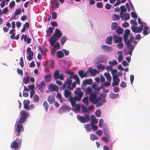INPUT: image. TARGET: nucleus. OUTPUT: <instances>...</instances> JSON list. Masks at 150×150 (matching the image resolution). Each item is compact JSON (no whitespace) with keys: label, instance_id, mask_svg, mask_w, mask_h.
I'll list each match as a JSON object with an SVG mask.
<instances>
[{"label":"nucleus","instance_id":"18","mask_svg":"<svg viewBox=\"0 0 150 150\" xmlns=\"http://www.w3.org/2000/svg\"><path fill=\"white\" fill-rule=\"evenodd\" d=\"M130 33V30H129L127 29L125 30L123 35L124 42H125L126 40L128 38Z\"/></svg>","mask_w":150,"mask_h":150},{"label":"nucleus","instance_id":"42","mask_svg":"<svg viewBox=\"0 0 150 150\" xmlns=\"http://www.w3.org/2000/svg\"><path fill=\"white\" fill-rule=\"evenodd\" d=\"M74 79H75V82L76 83L78 84H79V85L80 84V79L79 78L77 74H76L74 75Z\"/></svg>","mask_w":150,"mask_h":150},{"label":"nucleus","instance_id":"41","mask_svg":"<svg viewBox=\"0 0 150 150\" xmlns=\"http://www.w3.org/2000/svg\"><path fill=\"white\" fill-rule=\"evenodd\" d=\"M91 124H88L84 125L85 128L87 132L90 131L91 130Z\"/></svg>","mask_w":150,"mask_h":150},{"label":"nucleus","instance_id":"13","mask_svg":"<svg viewBox=\"0 0 150 150\" xmlns=\"http://www.w3.org/2000/svg\"><path fill=\"white\" fill-rule=\"evenodd\" d=\"M70 108L67 106L64 105L61 107L59 109V112L60 113H62L66 111L69 110Z\"/></svg>","mask_w":150,"mask_h":150},{"label":"nucleus","instance_id":"1","mask_svg":"<svg viewBox=\"0 0 150 150\" xmlns=\"http://www.w3.org/2000/svg\"><path fill=\"white\" fill-rule=\"evenodd\" d=\"M20 113L21 117L18 122H16V128L15 130L16 134L17 136L20 135L21 132L24 130V127L20 123H23L29 115V113L23 110H21Z\"/></svg>","mask_w":150,"mask_h":150},{"label":"nucleus","instance_id":"35","mask_svg":"<svg viewBox=\"0 0 150 150\" xmlns=\"http://www.w3.org/2000/svg\"><path fill=\"white\" fill-rule=\"evenodd\" d=\"M90 138L92 141L97 140L98 139V137L96 135L93 134H91Z\"/></svg>","mask_w":150,"mask_h":150},{"label":"nucleus","instance_id":"21","mask_svg":"<svg viewBox=\"0 0 150 150\" xmlns=\"http://www.w3.org/2000/svg\"><path fill=\"white\" fill-rule=\"evenodd\" d=\"M55 98L54 96L50 95L48 97L47 100L50 104H53L55 102Z\"/></svg>","mask_w":150,"mask_h":150},{"label":"nucleus","instance_id":"2","mask_svg":"<svg viewBox=\"0 0 150 150\" xmlns=\"http://www.w3.org/2000/svg\"><path fill=\"white\" fill-rule=\"evenodd\" d=\"M74 93L77 94L78 96H75L74 97L71 96L69 99L71 105L73 107L75 106L76 102L80 100L83 96V93L81 91V89L79 88L76 89L74 91Z\"/></svg>","mask_w":150,"mask_h":150},{"label":"nucleus","instance_id":"11","mask_svg":"<svg viewBox=\"0 0 150 150\" xmlns=\"http://www.w3.org/2000/svg\"><path fill=\"white\" fill-rule=\"evenodd\" d=\"M131 29L133 32L135 33H141L142 31V27L140 26L138 27L132 26Z\"/></svg>","mask_w":150,"mask_h":150},{"label":"nucleus","instance_id":"34","mask_svg":"<svg viewBox=\"0 0 150 150\" xmlns=\"http://www.w3.org/2000/svg\"><path fill=\"white\" fill-rule=\"evenodd\" d=\"M59 71H55L54 72L53 74L54 78L56 79H58V76H59Z\"/></svg>","mask_w":150,"mask_h":150},{"label":"nucleus","instance_id":"29","mask_svg":"<svg viewBox=\"0 0 150 150\" xmlns=\"http://www.w3.org/2000/svg\"><path fill=\"white\" fill-rule=\"evenodd\" d=\"M30 102L28 100H25L23 101V104L24 105V108L26 109L30 104Z\"/></svg>","mask_w":150,"mask_h":150},{"label":"nucleus","instance_id":"53","mask_svg":"<svg viewBox=\"0 0 150 150\" xmlns=\"http://www.w3.org/2000/svg\"><path fill=\"white\" fill-rule=\"evenodd\" d=\"M57 13L55 12H53L52 14V18L56 19L57 17Z\"/></svg>","mask_w":150,"mask_h":150},{"label":"nucleus","instance_id":"28","mask_svg":"<svg viewBox=\"0 0 150 150\" xmlns=\"http://www.w3.org/2000/svg\"><path fill=\"white\" fill-rule=\"evenodd\" d=\"M92 89L90 86L87 87L85 90V93L86 94H89L90 95L92 93Z\"/></svg>","mask_w":150,"mask_h":150},{"label":"nucleus","instance_id":"61","mask_svg":"<svg viewBox=\"0 0 150 150\" xmlns=\"http://www.w3.org/2000/svg\"><path fill=\"white\" fill-rule=\"evenodd\" d=\"M20 64L21 67L23 68L24 66L23 60V57H21L20 59Z\"/></svg>","mask_w":150,"mask_h":150},{"label":"nucleus","instance_id":"8","mask_svg":"<svg viewBox=\"0 0 150 150\" xmlns=\"http://www.w3.org/2000/svg\"><path fill=\"white\" fill-rule=\"evenodd\" d=\"M27 53L28 55L27 56V59L28 61H30L33 59V53L31 51V48L28 47L27 50Z\"/></svg>","mask_w":150,"mask_h":150},{"label":"nucleus","instance_id":"6","mask_svg":"<svg viewBox=\"0 0 150 150\" xmlns=\"http://www.w3.org/2000/svg\"><path fill=\"white\" fill-rule=\"evenodd\" d=\"M21 139L17 138L11 142L10 147L11 149H16L19 145L21 146Z\"/></svg>","mask_w":150,"mask_h":150},{"label":"nucleus","instance_id":"16","mask_svg":"<svg viewBox=\"0 0 150 150\" xmlns=\"http://www.w3.org/2000/svg\"><path fill=\"white\" fill-rule=\"evenodd\" d=\"M101 47L105 51L107 52H109V51H112L113 49L112 47L108 46L105 45H102L101 46Z\"/></svg>","mask_w":150,"mask_h":150},{"label":"nucleus","instance_id":"23","mask_svg":"<svg viewBox=\"0 0 150 150\" xmlns=\"http://www.w3.org/2000/svg\"><path fill=\"white\" fill-rule=\"evenodd\" d=\"M51 75L50 74H46L44 77L45 81L46 82L48 83L50 81Z\"/></svg>","mask_w":150,"mask_h":150},{"label":"nucleus","instance_id":"45","mask_svg":"<svg viewBox=\"0 0 150 150\" xmlns=\"http://www.w3.org/2000/svg\"><path fill=\"white\" fill-rule=\"evenodd\" d=\"M78 74L79 76L81 78H83V71L82 70H80L78 72Z\"/></svg>","mask_w":150,"mask_h":150},{"label":"nucleus","instance_id":"19","mask_svg":"<svg viewBox=\"0 0 150 150\" xmlns=\"http://www.w3.org/2000/svg\"><path fill=\"white\" fill-rule=\"evenodd\" d=\"M24 38V41L25 42H26L28 44H29L31 42V39L30 38H27V35H24V34H23L22 35L21 39V40H22L23 38Z\"/></svg>","mask_w":150,"mask_h":150},{"label":"nucleus","instance_id":"56","mask_svg":"<svg viewBox=\"0 0 150 150\" xmlns=\"http://www.w3.org/2000/svg\"><path fill=\"white\" fill-rule=\"evenodd\" d=\"M96 6L98 8H101L103 7V4L102 2H98L97 3Z\"/></svg>","mask_w":150,"mask_h":150},{"label":"nucleus","instance_id":"37","mask_svg":"<svg viewBox=\"0 0 150 150\" xmlns=\"http://www.w3.org/2000/svg\"><path fill=\"white\" fill-rule=\"evenodd\" d=\"M67 40V37L65 36H63L60 39V42L61 45H63L65 43Z\"/></svg>","mask_w":150,"mask_h":150},{"label":"nucleus","instance_id":"43","mask_svg":"<svg viewBox=\"0 0 150 150\" xmlns=\"http://www.w3.org/2000/svg\"><path fill=\"white\" fill-rule=\"evenodd\" d=\"M33 100L35 103H38L39 100V97L37 95H35L34 96Z\"/></svg>","mask_w":150,"mask_h":150},{"label":"nucleus","instance_id":"4","mask_svg":"<svg viewBox=\"0 0 150 150\" xmlns=\"http://www.w3.org/2000/svg\"><path fill=\"white\" fill-rule=\"evenodd\" d=\"M134 39V37L133 36H131L129 40L127 38L126 41L124 42L125 44L127 46V47L129 49L128 52L127 53V54H129L131 56L132 55V53L134 48V46L131 44V42Z\"/></svg>","mask_w":150,"mask_h":150},{"label":"nucleus","instance_id":"12","mask_svg":"<svg viewBox=\"0 0 150 150\" xmlns=\"http://www.w3.org/2000/svg\"><path fill=\"white\" fill-rule=\"evenodd\" d=\"M49 89L50 91L52 92L54 91H57L58 88L56 85L51 84L49 87Z\"/></svg>","mask_w":150,"mask_h":150},{"label":"nucleus","instance_id":"36","mask_svg":"<svg viewBox=\"0 0 150 150\" xmlns=\"http://www.w3.org/2000/svg\"><path fill=\"white\" fill-rule=\"evenodd\" d=\"M121 11L120 15L123 14V13L127 11V10L124 6H120Z\"/></svg>","mask_w":150,"mask_h":150},{"label":"nucleus","instance_id":"27","mask_svg":"<svg viewBox=\"0 0 150 150\" xmlns=\"http://www.w3.org/2000/svg\"><path fill=\"white\" fill-rule=\"evenodd\" d=\"M112 38L111 36L107 37L106 38L105 43L109 45H111L112 44Z\"/></svg>","mask_w":150,"mask_h":150},{"label":"nucleus","instance_id":"54","mask_svg":"<svg viewBox=\"0 0 150 150\" xmlns=\"http://www.w3.org/2000/svg\"><path fill=\"white\" fill-rule=\"evenodd\" d=\"M29 78L28 77H24L23 79V82L25 84H27L29 82Z\"/></svg>","mask_w":150,"mask_h":150},{"label":"nucleus","instance_id":"49","mask_svg":"<svg viewBox=\"0 0 150 150\" xmlns=\"http://www.w3.org/2000/svg\"><path fill=\"white\" fill-rule=\"evenodd\" d=\"M120 81V80H113V81L112 84V86H115L118 85L119 84V83Z\"/></svg>","mask_w":150,"mask_h":150},{"label":"nucleus","instance_id":"25","mask_svg":"<svg viewBox=\"0 0 150 150\" xmlns=\"http://www.w3.org/2000/svg\"><path fill=\"white\" fill-rule=\"evenodd\" d=\"M91 125H94L97 124L98 122V120L96 118L95 116L93 115H92L91 116Z\"/></svg>","mask_w":150,"mask_h":150},{"label":"nucleus","instance_id":"39","mask_svg":"<svg viewBox=\"0 0 150 150\" xmlns=\"http://www.w3.org/2000/svg\"><path fill=\"white\" fill-rule=\"evenodd\" d=\"M105 76L107 78V80L110 81L111 80V77L108 73L106 72L104 74Z\"/></svg>","mask_w":150,"mask_h":150},{"label":"nucleus","instance_id":"40","mask_svg":"<svg viewBox=\"0 0 150 150\" xmlns=\"http://www.w3.org/2000/svg\"><path fill=\"white\" fill-rule=\"evenodd\" d=\"M118 24L116 22L113 23L111 26V28L112 30H114L117 28Z\"/></svg>","mask_w":150,"mask_h":150},{"label":"nucleus","instance_id":"58","mask_svg":"<svg viewBox=\"0 0 150 150\" xmlns=\"http://www.w3.org/2000/svg\"><path fill=\"white\" fill-rule=\"evenodd\" d=\"M123 46V44L122 42H119V43L117 45V47L119 49H121Z\"/></svg>","mask_w":150,"mask_h":150},{"label":"nucleus","instance_id":"52","mask_svg":"<svg viewBox=\"0 0 150 150\" xmlns=\"http://www.w3.org/2000/svg\"><path fill=\"white\" fill-rule=\"evenodd\" d=\"M119 96L118 94H115L114 93H112L110 95V97L113 99L117 98Z\"/></svg>","mask_w":150,"mask_h":150},{"label":"nucleus","instance_id":"15","mask_svg":"<svg viewBox=\"0 0 150 150\" xmlns=\"http://www.w3.org/2000/svg\"><path fill=\"white\" fill-rule=\"evenodd\" d=\"M39 90L41 92H43V87L45 86V82L44 81H42L40 84H38L37 85Z\"/></svg>","mask_w":150,"mask_h":150},{"label":"nucleus","instance_id":"5","mask_svg":"<svg viewBox=\"0 0 150 150\" xmlns=\"http://www.w3.org/2000/svg\"><path fill=\"white\" fill-rule=\"evenodd\" d=\"M85 117L78 115L77 116V118L81 122L85 123L89 121L90 120V117L88 114H85Z\"/></svg>","mask_w":150,"mask_h":150},{"label":"nucleus","instance_id":"24","mask_svg":"<svg viewBox=\"0 0 150 150\" xmlns=\"http://www.w3.org/2000/svg\"><path fill=\"white\" fill-rule=\"evenodd\" d=\"M92 80L90 79H86L83 80L82 82V84L84 85H86L87 84H90L92 83Z\"/></svg>","mask_w":150,"mask_h":150},{"label":"nucleus","instance_id":"64","mask_svg":"<svg viewBox=\"0 0 150 150\" xmlns=\"http://www.w3.org/2000/svg\"><path fill=\"white\" fill-rule=\"evenodd\" d=\"M131 16L133 18H137V16L136 13L134 12H132L131 13Z\"/></svg>","mask_w":150,"mask_h":150},{"label":"nucleus","instance_id":"31","mask_svg":"<svg viewBox=\"0 0 150 150\" xmlns=\"http://www.w3.org/2000/svg\"><path fill=\"white\" fill-rule=\"evenodd\" d=\"M56 54L58 58H61L64 56V54L62 51H57L56 53Z\"/></svg>","mask_w":150,"mask_h":150},{"label":"nucleus","instance_id":"55","mask_svg":"<svg viewBox=\"0 0 150 150\" xmlns=\"http://www.w3.org/2000/svg\"><path fill=\"white\" fill-rule=\"evenodd\" d=\"M109 64L111 65H116L117 64V62L115 60H113L112 61H110L109 62Z\"/></svg>","mask_w":150,"mask_h":150},{"label":"nucleus","instance_id":"3","mask_svg":"<svg viewBox=\"0 0 150 150\" xmlns=\"http://www.w3.org/2000/svg\"><path fill=\"white\" fill-rule=\"evenodd\" d=\"M72 80L71 79L67 78L66 79V81L65 82L64 84H63L61 89L63 90L67 86V88L70 90H72L76 86V83L75 82H73L72 83Z\"/></svg>","mask_w":150,"mask_h":150},{"label":"nucleus","instance_id":"7","mask_svg":"<svg viewBox=\"0 0 150 150\" xmlns=\"http://www.w3.org/2000/svg\"><path fill=\"white\" fill-rule=\"evenodd\" d=\"M101 97L99 96L98 98H96L93 103L96 104L98 107L101 106L105 102L106 99L105 98H103L101 100Z\"/></svg>","mask_w":150,"mask_h":150},{"label":"nucleus","instance_id":"50","mask_svg":"<svg viewBox=\"0 0 150 150\" xmlns=\"http://www.w3.org/2000/svg\"><path fill=\"white\" fill-rule=\"evenodd\" d=\"M103 125V120L102 119H100L99 121L98 126L100 128H102Z\"/></svg>","mask_w":150,"mask_h":150},{"label":"nucleus","instance_id":"10","mask_svg":"<svg viewBox=\"0 0 150 150\" xmlns=\"http://www.w3.org/2000/svg\"><path fill=\"white\" fill-rule=\"evenodd\" d=\"M62 33L58 29H56L53 36L57 39H59L62 36Z\"/></svg>","mask_w":150,"mask_h":150},{"label":"nucleus","instance_id":"17","mask_svg":"<svg viewBox=\"0 0 150 150\" xmlns=\"http://www.w3.org/2000/svg\"><path fill=\"white\" fill-rule=\"evenodd\" d=\"M97 96V94L95 93H93L91 94L89 97L90 101L93 103L96 99Z\"/></svg>","mask_w":150,"mask_h":150},{"label":"nucleus","instance_id":"63","mask_svg":"<svg viewBox=\"0 0 150 150\" xmlns=\"http://www.w3.org/2000/svg\"><path fill=\"white\" fill-rule=\"evenodd\" d=\"M35 107V106L33 104H30L29 106H28L27 108L26 109V110H31L34 108Z\"/></svg>","mask_w":150,"mask_h":150},{"label":"nucleus","instance_id":"59","mask_svg":"<svg viewBox=\"0 0 150 150\" xmlns=\"http://www.w3.org/2000/svg\"><path fill=\"white\" fill-rule=\"evenodd\" d=\"M21 12V9L20 8L17 9L14 12V13L16 15L19 14Z\"/></svg>","mask_w":150,"mask_h":150},{"label":"nucleus","instance_id":"47","mask_svg":"<svg viewBox=\"0 0 150 150\" xmlns=\"http://www.w3.org/2000/svg\"><path fill=\"white\" fill-rule=\"evenodd\" d=\"M123 32V30L121 28H119L117 29L116 31V33L118 35H120Z\"/></svg>","mask_w":150,"mask_h":150},{"label":"nucleus","instance_id":"33","mask_svg":"<svg viewBox=\"0 0 150 150\" xmlns=\"http://www.w3.org/2000/svg\"><path fill=\"white\" fill-rule=\"evenodd\" d=\"M118 54H119L118 57V60L119 62H120L122 59L123 56L122 55V52L121 51H119L117 53Z\"/></svg>","mask_w":150,"mask_h":150},{"label":"nucleus","instance_id":"32","mask_svg":"<svg viewBox=\"0 0 150 150\" xmlns=\"http://www.w3.org/2000/svg\"><path fill=\"white\" fill-rule=\"evenodd\" d=\"M39 49L42 55H45L46 53V51L44 46L43 45L42 46H40L39 47Z\"/></svg>","mask_w":150,"mask_h":150},{"label":"nucleus","instance_id":"20","mask_svg":"<svg viewBox=\"0 0 150 150\" xmlns=\"http://www.w3.org/2000/svg\"><path fill=\"white\" fill-rule=\"evenodd\" d=\"M57 39L54 36L51 37L49 40V42L50 45L52 46H53L55 43L57 41Z\"/></svg>","mask_w":150,"mask_h":150},{"label":"nucleus","instance_id":"60","mask_svg":"<svg viewBox=\"0 0 150 150\" xmlns=\"http://www.w3.org/2000/svg\"><path fill=\"white\" fill-rule=\"evenodd\" d=\"M130 23L131 24L134 25H137V23L136 20H131L130 21Z\"/></svg>","mask_w":150,"mask_h":150},{"label":"nucleus","instance_id":"38","mask_svg":"<svg viewBox=\"0 0 150 150\" xmlns=\"http://www.w3.org/2000/svg\"><path fill=\"white\" fill-rule=\"evenodd\" d=\"M43 107L45 108V110L46 112H47L49 107V105H48L47 101H45L44 102L43 104Z\"/></svg>","mask_w":150,"mask_h":150},{"label":"nucleus","instance_id":"46","mask_svg":"<svg viewBox=\"0 0 150 150\" xmlns=\"http://www.w3.org/2000/svg\"><path fill=\"white\" fill-rule=\"evenodd\" d=\"M95 114L97 117H100L101 115V111L100 109H98L96 110L95 112Z\"/></svg>","mask_w":150,"mask_h":150},{"label":"nucleus","instance_id":"26","mask_svg":"<svg viewBox=\"0 0 150 150\" xmlns=\"http://www.w3.org/2000/svg\"><path fill=\"white\" fill-rule=\"evenodd\" d=\"M88 72L91 74L96 75L97 73H99V72L98 71L95 69H92L91 68H90L88 69Z\"/></svg>","mask_w":150,"mask_h":150},{"label":"nucleus","instance_id":"62","mask_svg":"<svg viewBox=\"0 0 150 150\" xmlns=\"http://www.w3.org/2000/svg\"><path fill=\"white\" fill-rule=\"evenodd\" d=\"M82 111L84 112H88V110L87 108L84 105H83L82 107Z\"/></svg>","mask_w":150,"mask_h":150},{"label":"nucleus","instance_id":"22","mask_svg":"<svg viewBox=\"0 0 150 150\" xmlns=\"http://www.w3.org/2000/svg\"><path fill=\"white\" fill-rule=\"evenodd\" d=\"M120 16L122 19H123V18L124 17L123 19L124 21L127 20L130 18V16L128 13H125V14H123L120 15Z\"/></svg>","mask_w":150,"mask_h":150},{"label":"nucleus","instance_id":"57","mask_svg":"<svg viewBox=\"0 0 150 150\" xmlns=\"http://www.w3.org/2000/svg\"><path fill=\"white\" fill-rule=\"evenodd\" d=\"M54 28L52 27H49L48 30L46 31V32L47 33H51L53 32V29H54Z\"/></svg>","mask_w":150,"mask_h":150},{"label":"nucleus","instance_id":"48","mask_svg":"<svg viewBox=\"0 0 150 150\" xmlns=\"http://www.w3.org/2000/svg\"><path fill=\"white\" fill-rule=\"evenodd\" d=\"M83 101L86 105H88L89 102L88 101V97H86L83 98Z\"/></svg>","mask_w":150,"mask_h":150},{"label":"nucleus","instance_id":"14","mask_svg":"<svg viewBox=\"0 0 150 150\" xmlns=\"http://www.w3.org/2000/svg\"><path fill=\"white\" fill-rule=\"evenodd\" d=\"M113 38L114 40L115 43H117L122 42V38L118 36L115 34H114Z\"/></svg>","mask_w":150,"mask_h":150},{"label":"nucleus","instance_id":"51","mask_svg":"<svg viewBox=\"0 0 150 150\" xmlns=\"http://www.w3.org/2000/svg\"><path fill=\"white\" fill-rule=\"evenodd\" d=\"M97 67L98 69H100L102 70H104L105 69V66L102 64H99L97 65Z\"/></svg>","mask_w":150,"mask_h":150},{"label":"nucleus","instance_id":"9","mask_svg":"<svg viewBox=\"0 0 150 150\" xmlns=\"http://www.w3.org/2000/svg\"><path fill=\"white\" fill-rule=\"evenodd\" d=\"M141 27H142V30L143 29V34L144 35H146L149 34V32L148 30L149 29V28L147 25L146 23H143L141 25Z\"/></svg>","mask_w":150,"mask_h":150},{"label":"nucleus","instance_id":"44","mask_svg":"<svg viewBox=\"0 0 150 150\" xmlns=\"http://www.w3.org/2000/svg\"><path fill=\"white\" fill-rule=\"evenodd\" d=\"M112 18L114 21H117L120 19L119 16L117 14H114L112 16Z\"/></svg>","mask_w":150,"mask_h":150},{"label":"nucleus","instance_id":"30","mask_svg":"<svg viewBox=\"0 0 150 150\" xmlns=\"http://www.w3.org/2000/svg\"><path fill=\"white\" fill-rule=\"evenodd\" d=\"M71 94V92L68 90L65 89L64 91V96L66 98H68Z\"/></svg>","mask_w":150,"mask_h":150}]
</instances>
